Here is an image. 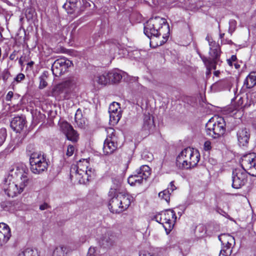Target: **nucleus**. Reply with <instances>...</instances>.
Segmentation results:
<instances>
[{
    "instance_id": "18",
    "label": "nucleus",
    "mask_w": 256,
    "mask_h": 256,
    "mask_svg": "<svg viewBox=\"0 0 256 256\" xmlns=\"http://www.w3.org/2000/svg\"><path fill=\"white\" fill-rule=\"evenodd\" d=\"M250 132L246 128L239 130L237 132V138L240 146H246L248 142Z\"/></svg>"
},
{
    "instance_id": "20",
    "label": "nucleus",
    "mask_w": 256,
    "mask_h": 256,
    "mask_svg": "<svg viewBox=\"0 0 256 256\" xmlns=\"http://www.w3.org/2000/svg\"><path fill=\"white\" fill-rule=\"evenodd\" d=\"M92 82L94 85L106 86L108 84L110 83L108 72L96 74L94 76Z\"/></svg>"
},
{
    "instance_id": "17",
    "label": "nucleus",
    "mask_w": 256,
    "mask_h": 256,
    "mask_svg": "<svg viewBox=\"0 0 256 256\" xmlns=\"http://www.w3.org/2000/svg\"><path fill=\"white\" fill-rule=\"evenodd\" d=\"M11 236L10 228L4 223L0 224V246L6 244Z\"/></svg>"
},
{
    "instance_id": "39",
    "label": "nucleus",
    "mask_w": 256,
    "mask_h": 256,
    "mask_svg": "<svg viewBox=\"0 0 256 256\" xmlns=\"http://www.w3.org/2000/svg\"><path fill=\"white\" fill-rule=\"evenodd\" d=\"M236 27V22L234 20H231L229 22L228 32L232 35Z\"/></svg>"
},
{
    "instance_id": "30",
    "label": "nucleus",
    "mask_w": 256,
    "mask_h": 256,
    "mask_svg": "<svg viewBox=\"0 0 256 256\" xmlns=\"http://www.w3.org/2000/svg\"><path fill=\"white\" fill-rule=\"evenodd\" d=\"M110 114V121L112 124H116L120 120L122 117V112H109Z\"/></svg>"
},
{
    "instance_id": "55",
    "label": "nucleus",
    "mask_w": 256,
    "mask_h": 256,
    "mask_svg": "<svg viewBox=\"0 0 256 256\" xmlns=\"http://www.w3.org/2000/svg\"><path fill=\"white\" fill-rule=\"evenodd\" d=\"M10 60H14V55L10 54Z\"/></svg>"
},
{
    "instance_id": "49",
    "label": "nucleus",
    "mask_w": 256,
    "mask_h": 256,
    "mask_svg": "<svg viewBox=\"0 0 256 256\" xmlns=\"http://www.w3.org/2000/svg\"><path fill=\"white\" fill-rule=\"evenodd\" d=\"M142 156H143L144 158H146L148 161H150L152 159V153H150L148 156V158H146L145 156V152H143Z\"/></svg>"
},
{
    "instance_id": "2",
    "label": "nucleus",
    "mask_w": 256,
    "mask_h": 256,
    "mask_svg": "<svg viewBox=\"0 0 256 256\" xmlns=\"http://www.w3.org/2000/svg\"><path fill=\"white\" fill-rule=\"evenodd\" d=\"M169 26L165 18L160 16L152 18L144 24V33L150 38V45L156 48L168 40Z\"/></svg>"
},
{
    "instance_id": "41",
    "label": "nucleus",
    "mask_w": 256,
    "mask_h": 256,
    "mask_svg": "<svg viewBox=\"0 0 256 256\" xmlns=\"http://www.w3.org/2000/svg\"><path fill=\"white\" fill-rule=\"evenodd\" d=\"M74 150L75 148L74 146L72 144L68 145L67 148L66 155L68 157L72 156L74 154Z\"/></svg>"
},
{
    "instance_id": "38",
    "label": "nucleus",
    "mask_w": 256,
    "mask_h": 256,
    "mask_svg": "<svg viewBox=\"0 0 256 256\" xmlns=\"http://www.w3.org/2000/svg\"><path fill=\"white\" fill-rule=\"evenodd\" d=\"M7 136L6 130L4 128L0 129V146H2L6 140Z\"/></svg>"
},
{
    "instance_id": "19",
    "label": "nucleus",
    "mask_w": 256,
    "mask_h": 256,
    "mask_svg": "<svg viewBox=\"0 0 256 256\" xmlns=\"http://www.w3.org/2000/svg\"><path fill=\"white\" fill-rule=\"evenodd\" d=\"M112 138H106L104 143L103 151L105 154L113 153L118 148L116 141H112Z\"/></svg>"
},
{
    "instance_id": "50",
    "label": "nucleus",
    "mask_w": 256,
    "mask_h": 256,
    "mask_svg": "<svg viewBox=\"0 0 256 256\" xmlns=\"http://www.w3.org/2000/svg\"><path fill=\"white\" fill-rule=\"evenodd\" d=\"M168 188H170L169 190L170 191L171 190V192H173L174 190L176 189V186L174 184V182H171L170 184V186Z\"/></svg>"
},
{
    "instance_id": "56",
    "label": "nucleus",
    "mask_w": 256,
    "mask_h": 256,
    "mask_svg": "<svg viewBox=\"0 0 256 256\" xmlns=\"http://www.w3.org/2000/svg\"><path fill=\"white\" fill-rule=\"evenodd\" d=\"M254 18L256 19V12H254Z\"/></svg>"
},
{
    "instance_id": "6",
    "label": "nucleus",
    "mask_w": 256,
    "mask_h": 256,
    "mask_svg": "<svg viewBox=\"0 0 256 256\" xmlns=\"http://www.w3.org/2000/svg\"><path fill=\"white\" fill-rule=\"evenodd\" d=\"M226 122L222 117L210 119L206 125V135L214 138L222 136L226 131Z\"/></svg>"
},
{
    "instance_id": "34",
    "label": "nucleus",
    "mask_w": 256,
    "mask_h": 256,
    "mask_svg": "<svg viewBox=\"0 0 256 256\" xmlns=\"http://www.w3.org/2000/svg\"><path fill=\"white\" fill-rule=\"evenodd\" d=\"M47 78L46 74L44 72L43 74L40 77V84L38 88L40 89H43L48 84L46 81Z\"/></svg>"
},
{
    "instance_id": "32",
    "label": "nucleus",
    "mask_w": 256,
    "mask_h": 256,
    "mask_svg": "<svg viewBox=\"0 0 256 256\" xmlns=\"http://www.w3.org/2000/svg\"><path fill=\"white\" fill-rule=\"evenodd\" d=\"M169 188H168L158 194V196L160 198L164 200L167 202H169L170 198V192Z\"/></svg>"
},
{
    "instance_id": "54",
    "label": "nucleus",
    "mask_w": 256,
    "mask_h": 256,
    "mask_svg": "<svg viewBox=\"0 0 256 256\" xmlns=\"http://www.w3.org/2000/svg\"><path fill=\"white\" fill-rule=\"evenodd\" d=\"M33 64H34L33 62H30L28 64V65L30 66H33Z\"/></svg>"
},
{
    "instance_id": "59",
    "label": "nucleus",
    "mask_w": 256,
    "mask_h": 256,
    "mask_svg": "<svg viewBox=\"0 0 256 256\" xmlns=\"http://www.w3.org/2000/svg\"><path fill=\"white\" fill-rule=\"evenodd\" d=\"M19 62H20V64H21V63L22 62L21 60H19Z\"/></svg>"
},
{
    "instance_id": "5",
    "label": "nucleus",
    "mask_w": 256,
    "mask_h": 256,
    "mask_svg": "<svg viewBox=\"0 0 256 256\" xmlns=\"http://www.w3.org/2000/svg\"><path fill=\"white\" fill-rule=\"evenodd\" d=\"M88 167L89 162L87 160H80L76 166L71 168V178H75L80 184L86 183L94 174V170Z\"/></svg>"
},
{
    "instance_id": "9",
    "label": "nucleus",
    "mask_w": 256,
    "mask_h": 256,
    "mask_svg": "<svg viewBox=\"0 0 256 256\" xmlns=\"http://www.w3.org/2000/svg\"><path fill=\"white\" fill-rule=\"evenodd\" d=\"M154 219L157 222L163 225L166 231L170 232L174 225L176 220V216L173 210H167L156 215Z\"/></svg>"
},
{
    "instance_id": "40",
    "label": "nucleus",
    "mask_w": 256,
    "mask_h": 256,
    "mask_svg": "<svg viewBox=\"0 0 256 256\" xmlns=\"http://www.w3.org/2000/svg\"><path fill=\"white\" fill-rule=\"evenodd\" d=\"M26 152L30 156V158H31V154L34 153H41L39 152H36L34 150V145L31 144L28 146L26 148Z\"/></svg>"
},
{
    "instance_id": "27",
    "label": "nucleus",
    "mask_w": 256,
    "mask_h": 256,
    "mask_svg": "<svg viewBox=\"0 0 256 256\" xmlns=\"http://www.w3.org/2000/svg\"><path fill=\"white\" fill-rule=\"evenodd\" d=\"M65 135L68 140L73 142H77L78 138V136L76 132L74 130L72 127L69 130L66 134Z\"/></svg>"
},
{
    "instance_id": "12",
    "label": "nucleus",
    "mask_w": 256,
    "mask_h": 256,
    "mask_svg": "<svg viewBox=\"0 0 256 256\" xmlns=\"http://www.w3.org/2000/svg\"><path fill=\"white\" fill-rule=\"evenodd\" d=\"M256 97V92L246 94V98L240 97L236 102L234 106L236 110L244 109L250 106L254 102V98Z\"/></svg>"
},
{
    "instance_id": "37",
    "label": "nucleus",
    "mask_w": 256,
    "mask_h": 256,
    "mask_svg": "<svg viewBox=\"0 0 256 256\" xmlns=\"http://www.w3.org/2000/svg\"><path fill=\"white\" fill-rule=\"evenodd\" d=\"M107 132L106 138H112V141H116L117 138L114 135L115 130L113 128H108L106 130Z\"/></svg>"
},
{
    "instance_id": "3",
    "label": "nucleus",
    "mask_w": 256,
    "mask_h": 256,
    "mask_svg": "<svg viewBox=\"0 0 256 256\" xmlns=\"http://www.w3.org/2000/svg\"><path fill=\"white\" fill-rule=\"evenodd\" d=\"M110 198L108 208L112 213H120L128 208L132 203L133 198L128 194L118 192L116 189L111 188L108 192Z\"/></svg>"
},
{
    "instance_id": "48",
    "label": "nucleus",
    "mask_w": 256,
    "mask_h": 256,
    "mask_svg": "<svg viewBox=\"0 0 256 256\" xmlns=\"http://www.w3.org/2000/svg\"><path fill=\"white\" fill-rule=\"evenodd\" d=\"M10 75V74L9 73V72L8 71L6 70V71L4 72L3 73V75H2L3 80H4L6 81L8 79Z\"/></svg>"
},
{
    "instance_id": "29",
    "label": "nucleus",
    "mask_w": 256,
    "mask_h": 256,
    "mask_svg": "<svg viewBox=\"0 0 256 256\" xmlns=\"http://www.w3.org/2000/svg\"><path fill=\"white\" fill-rule=\"evenodd\" d=\"M82 110L78 108L75 114V121L80 127H82L84 124V120L82 118Z\"/></svg>"
},
{
    "instance_id": "25",
    "label": "nucleus",
    "mask_w": 256,
    "mask_h": 256,
    "mask_svg": "<svg viewBox=\"0 0 256 256\" xmlns=\"http://www.w3.org/2000/svg\"><path fill=\"white\" fill-rule=\"evenodd\" d=\"M70 252L69 248L64 246H59L54 250L52 256H68Z\"/></svg>"
},
{
    "instance_id": "36",
    "label": "nucleus",
    "mask_w": 256,
    "mask_h": 256,
    "mask_svg": "<svg viewBox=\"0 0 256 256\" xmlns=\"http://www.w3.org/2000/svg\"><path fill=\"white\" fill-rule=\"evenodd\" d=\"M72 127L70 124L66 122H63L60 124V129L65 134Z\"/></svg>"
},
{
    "instance_id": "14",
    "label": "nucleus",
    "mask_w": 256,
    "mask_h": 256,
    "mask_svg": "<svg viewBox=\"0 0 256 256\" xmlns=\"http://www.w3.org/2000/svg\"><path fill=\"white\" fill-rule=\"evenodd\" d=\"M150 168L147 165H143L134 172L136 184H142L144 180H146L150 174Z\"/></svg>"
},
{
    "instance_id": "4",
    "label": "nucleus",
    "mask_w": 256,
    "mask_h": 256,
    "mask_svg": "<svg viewBox=\"0 0 256 256\" xmlns=\"http://www.w3.org/2000/svg\"><path fill=\"white\" fill-rule=\"evenodd\" d=\"M200 158V154L196 150L187 148L182 150L177 156L176 164L180 169L191 168L198 164Z\"/></svg>"
},
{
    "instance_id": "33",
    "label": "nucleus",
    "mask_w": 256,
    "mask_h": 256,
    "mask_svg": "<svg viewBox=\"0 0 256 256\" xmlns=\"http://www.w3.org/2000/svg\"><path fill=\"white\" fill-rule=\"evenodd\" d=\"M232 247L223 246L220 252L219 256H230L232 252Z\"/></svg>"
},
{
    "instance_id": "11",
    "label": "nucleus",
    "mask_w": 256,
    "mask_h": 256,
    "mask_svg": "<svg viewBox=\"0 0 256 256\" xmlns=\"http://www.w3.org/2000/svg\"><path fill=\"white\" fill-rule=\"evenodd\" d=\"M72 65V62L64 58L58 59L54 61L52 66V74L56 76H60Z\"/></svg>"
},
{
    "instance_id": "24",
    "label": "nucleus",
    "mask_w": 256,
    "mask_h": 256,
    "mask_svg": "<svg viewBox=\"0 0 256 256\" xmlns=\"http://www.w3.org/2000/svg\"><path fill=\"white\" fill-rule=\"evenodd\" d=\"M110 82H118L122 78V72L118 70L108 72Z\"/></svg>"
},
{
    "instance_id": "43",
    "label": "nucleus",
    "mask_w": 256,
    "mask_h": 256,
    "mask_svg": "<svg viewBox=\"0 0 256 256\" xmlns=\"http://www.w3.org/2000/svg\"><path fill=\"white\" fill-rule=\"evenodd\" d=\"M224 33L220 34V38L221 39L222 44H232V42L231 40H224Z\"/></svg>"
},
{
    "instance_id": "13",
    "label": "nucleus",
    "mask_w": 256,
    "mask_h": 256,
    "mask_svg": "<svg viewBox=\"0 0 256 256\" xmlns=\"http://www.w3.org/2000/svg\"><path fill=\"white\" fill-rule=\"evenodd\" d=\"M118 239L117 234L112 231H108L102 236L100 239V244L105 248L112 246Z\"/></svg>"
},
{
    "instance_id": "15",
    "label": "nucleus",
    "mask_w": 256,
    "mask_h": 256,
    "mask_svg": "<svg viewBox=\"0 0 256 256\" xmlns=\"http://www.w3.org/2000/svg\"><path fill=\"white\" fill-rule=\"evenodd\" d=\"M256 158V154L250 153L244 155L241 160L242 168L248 172H250L252 164Z\"/></svg>"
},
{
    "instance_id": "8",
    "label": "nucleus",
    "mask_w": 256,
    "mask_h": 256,
    "mask_svg": "<svg viewBox=\"0 0 256 256\" xmlns=\"http://www.w3.org/2000/svg\"><path fill=\"white\" fill-rule=\"evenodd\" d=\"M210 46L209 54L211 59H208L206 57L202 58V59L209 69H216V64L218 62L220 56V48L218 44L214 41H210L208 40Z\"/></svg>"
},
{
    "instance_id": "51",
    "label": "nucleus",
    "mask_w": 256,
    "mask_h": 256,
    "mask_svg": "<svg viewBox=\"0 0 256 256\" xmlns=\"http://www.w3.org/2000/svg\"><path fill=\"white\" fill-rule=\"evenodd\" d=\"M76 28V26H75L71 32L70 36L72 39H74L75 38Z\"/></svg>"
},
{
    "instance_id": "7",
    "label": "nucleus",
    "mask_w": 256,
    "mask_h": 256,
    "mask_svg": "<svg viewBox=\"0 0 256 256\" xmlns=\"http://www.w3.org/2000/svg\"><path fill=\"white\" fill-rule=\"evenodd\" d=\"M31 172L36 174L45 171L48 168V162L46 157L42 153H34L31 154L30 158Z\"/></svg>"
},
{
    "instance_id": "28",
    "label": "nucleus",
    "mask_w": 256,
    "mask_h": 256,
    "mask_svg": "<svg viewBox=\"0 0 256 256\" xmlns=\"http://www.w3.org/2000/svg\"><path fill=\"white\" fill-rule=\"evenodd\" d=\"M18 256H39V254L37 250L28 248L20 252Z\"/></svg>"
},
{
    "instance_id": "22",
    "label": "nucleus",
    "mask_w": 256,
    "mask_h": 256,
    "mask_svg": "<svg viewBox=\"0 0 256 256\" xmlns=\"http://www.w3.org/2000/svg\"><path fill=\"white\" fill-rule=\"evenodd\" d=\"M218 240L221 242L223 246L232 248L235 244V240L232 236L224 234L218 236Z\"/></svg>"
},
{
    "instance_id": "16",
    "label": "nucleus",
    "mask_w": 256,
    "mask_h": 256,
    "mask_svg": "<svg viewBox=\"0 0 256 256\" xmlns=\"http://www.w3.org/2000/svg\"><path fill=\"white\" fill-rule=\"evenodd\" d=\"M82 2H84V0H66L63 7L68 13L72 14L79 8L81 10Z\"/></svg>"
},
{
    "instance_id": "46",
    "label": "nucleus",
    "mask_w": 256,
    "mask_h": 256,
    "mask_svg": "<svg viewBox=\"0 0 256 256\" xmlns=\"http://www.w3.org/2000/svg\"><path fill=\"white\" fill-rule=\"evenodd\" d=\"M13 96H14L13 92L12 91L8 92L6 96V101H7V102L11 101L12 98Z\"/></svg>"
},
{
    "instance_id": "35",
    "label": "nucleus",
    "mask_w": 256,
    "mask_h": 256,
    "mask_svg": "<svg viewBox=\"0 0 256 256\" xmlns=\"http://www.w3.org/2000/svg\"><path fill=\"white\" fill-rule=\"evenodd\" d=\"M77 82V78L74 76L69 78L64 82L65 86L72 88L76 86Z\"/></svg>"
},
{
    "instance_id": "47",
    "label": "nucleus",
    "mask_w": 256,
    "mask_h": 256,
    "mask_svg": "<svg viewBox=\"0 0 256 256\" xmlns=\"http://www.w3.org/2000/svg\"><path fill=\"white\" fill-rule=\"evenodd\" d=\"M236 60V55H232L230 58L228 60V63L230 66L232 65V62H234Z\"/></svg>"
},
{
    "instance_id": "42",
    "label": "nucleus",
    "mask_w": 256,
    "mask_h": 256,
    "mask_svg": "<svg viewBox=\"0 0 256 256\" xmlns=\"http://www.w3.org/2000/svg\"><path fill=\"white\" fill-rule=\"evenodd\" d=\"M136 175L134 174L130 176L128 178V183L131 186H136L137 185L136 182Z\"/></svg>"
},
{
    "instance_id": "57",
    "label": "nucleus",
    "mask_w": 256,
    "mask_h": 256,
    "mask_svg": "<svg viewBox=\"0 0 256 256\" xmlns=\"http://www.w3.org/2000/svg\"><path fill=\"white\" fill-rule=\"evenodd\" d=\"M224 82V81H222V82H219V84H222Z\"/></svg>"
},
{
    "instance_id": "23",
    "label": "nucleus",
    "mask_w": 256,
    "mask_h": 256,
    "mask_svg": "<svg viewBox=\"0 0 256 256\" xmlns=\"http://www.w3.org/2000/svg\"><path fill=\"white\" fill-rule=\"evenodd\" d=\"M256 84V72H250L246 78L244 86L247 88H250Z\"/></svg>"
},
{
    "instance_id": "45",
    "label": "nucleus",
    "mask_w": 256,
    "mask_h": 256,
    "mask_svg": "<svg viewBox=\"0 0 256 256\" xmlns=\"http://www.w3.org/2000/svg\"><path fill=\"white\" fill-rule=\"evenodd\" d=\"M204 148L205 150H210L212 148L211 142L208 140L206 141L204 144Z\"/></svg>"
},
{
    "instance_id": "58",
    "label": "nucleus",
    "mask_w": 256,
    "mask_h": 256,
    "mask_svg": "<svg viewBox=\"0 0 256 256\" xmlns=\"http://www.w3.org/2000/svg\"><path fill=\"white\" fill-rule=\"evenodd\" d=\"M148 255L150 256H154V255H151L150 254H148Z\"/></svg>"
},
{
    "instance_id": "31",
    "label": "nucleus",
    "mask_w": 256,
    "mask_h": 256,
    "mask_svg": "<svg viewBox=\"0 0 256 256\" xmlns=\"http://www.w3.org/2000/svg\"><path fill=\"white\" fill-rule=\"evenodd\" d=\"M109 112H122L121 108L120 106V104L118 102H114L110 105L108 108Z\"/></svg>"
},
{
    "instance_id": "1",
    "label": "nucleus",
    "mask_w": 256,
    "mask_h": 256,
    "mask_svg": "<svg viewBox=\"0 0 256 256\" xmlns=\"http://www.w3.org/2000/svg\"><path fill=\"white\" fill-rule=\"evenodd\" d=\"M28 169L24 164L16 165L10 170L4 180L3 189L9 197L14 198L21 194L29 183Z\"/></svg>"
},
{
    "instance_id": "10",
    "label": "nucleus",
    "mask_w": 256,
    "mask_h": 256,
    "mask_svg": "<svg viewBox=\"0 0 256 256\" xmlns=\"http://www.w3.org/2000/svg\"><path fill=\"white\" fill-rule=\"evenodd\" d=\"M249 173L242 168H237L232 171V187L238 189L244 186L248 182Z\"/></svg>"
},
{
    "instance_id": "26",
    "label": "nucleus",
    "mask_w": 256,
    "mask_h": 256,
    "mask_svg": "<svg viewBox=\"0 0 256 256\" xmlns=\"http://www.w3.org/2000/svg\"><path fill=\"white\" fill-rule=\"evenodd\" d=\"M144 128L145 130H150L154 127V122L150 115H145L144 118Z\"/></svg>"
},
{
    "instance_id": "21",
    "label": "nucleus",
    "mask_w": 256,
    "mask_h": 256,
    "mask_svg": "<svg viewBox=\"0 0 256 256\" xmlns=\"http://www.w3.org/2000/svg\"><path fill=\"white\" fill-rule=\"evenodd\" d=\"M25 124V119L20 116L14 117L10 122L11 128L16 132H20L24 128Z\"/></svg>"
},
{
    "instance_id": "53",
    "label": "nucleus",
    "mask_w": 256,
    "mask_h": 256,
    "mask_svg": "<svg viewBox=\"0 0 256 256\" xmlns=\"http://www.w3.org/2000/svg\"><path fill=\"white\" fill-rule=\"evenodd\" d=\"M234 65L236 69H238L240 67V66L236 63L234 64Z\"/></svg>"
},
{
    "instance_id": "44",
    "label": "nucleus",
    "mask_w": 256,
    "mask_h": 256,
    "mask_svg": "<svg viewBox=\"0 0 256 256\" xmlns=\"http://www.w3.org/2000/svg\"><path fill=\"white\" fill-rule=\"evenodd\" d=\"M25 78V76L22 73L18 74L14 78V81L20 82Z\"/></svg>"
},
{
    "instance_id": "52",
    "label": "nucleus",
    "mask_w": 256,
    "mask_h": 256,
    "mask_svg": "<svg viewBox=\"0 0 256 256\" xmlns=\"http://www.w3.org/2000/svg\"><path fill=\"white\" fill-rule=\"evenodd\" d=\"M48 204H42L40 206V210H44L48 208Z\"/></svg>"
}]
</instances>
